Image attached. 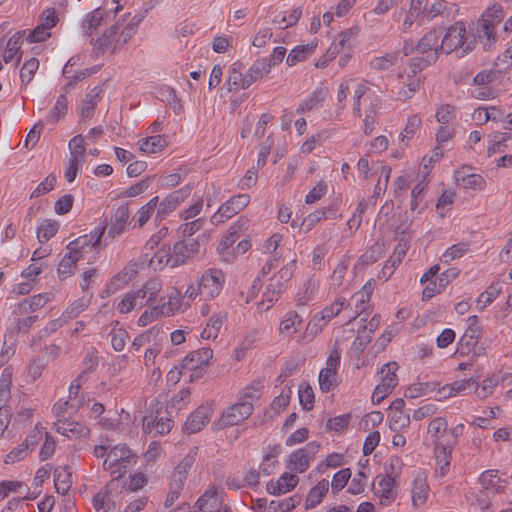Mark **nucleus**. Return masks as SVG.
<instances>
[{
	"mask_svg": "<svg viewBox=\"0 0 512 512\" xmlns=\"http://www.w3.org/2000/svg\"><path fill=\"white\" fill-rule=\"evenodd\" d=\"M137 462V456L125 444L112 446L103 462V469L111 472L113 480L122 478Z\"/></svg>",
	"mask_w": 512,
	"mask_h": 512,
	"instance_id": "1",
	"label": "nucleus"
},
{
	"mask_svg": "<svg viewBox=\"0 0 512 512\" xmlns=\"http://www.w3.org/2000/svg\"><path fill=\"white\" fill-rule=\"evenodd\" d=\"M465 35V24L461 21L455 22L448 28L447 32L442 37V42L440 43L441 51L449 54L457 48H461V56L471 52L474 49L475 40L467 41V39H465Z\"/></svg>",
	"mask_w": 512,
	"mask_h": 512,
	"instance_id": "2",
	"label": "nucleus"
},
{
	"mask_svg": "<svg viewBox=\"0 0 512 512\" xmlns=\"http://www.w3.org/2000/svg\"><path fill=\"white\" fill-rule=\"evenodd\" d=\"M250 202V196L248 194H238L232 196L225 203H223L218 211L211 217V222L214 225L223 223L225 219H230L246 206Z\"/></svg>",
	"mask_w": 512,
	"mask_h": 512,
	"instance_id": "3",
	"label": "nucleus"
},
{
	"mask_svg": "<svg viewBox=\"0 0 512 512\" xmlns=\"http://www.w3.org/2000/svg\"><path fill=\"white\" fill-rule=\"evenodd\" d=\"M253 412L250 401H240L228 407L221 415L218 424L223 427L234 426L247 419Z\"/></svg>",
	"mask_w": 512,
	"mask_h": 512,
	"instance_id": "4",
	"label": "nucleus"
},
{
	"mask_svg": "<svg viewBox=\"0 0 512 512\" xmlns=\"http://www.w3.org/2000/svg\"><path fill=\"white\" fill-rule=\"evenodd\" d=\"M373 493L379 498V504L382 506H389L397 497L395 490V476L386 474L385 476L378 475L373 483Z\"/></svg>",
	"mask_w": 512,
	"mask_h": 512,
	"instance_id": "5",
	"label": "nucleus"
},
{
	"mask_svg": "<svg viewBox=\"0 0 512 512\" xmlns=\"http://www.w3.org/2000/svg\"><path fill=\"white\" fill-rule=\"evenodd\" d=\"M319 450V443H307L303 448L295 450L290 454L288 468L299 473L305 472L309 467L310 460L318 453Z\"/></svg>",
	"mask_w": 512,
	"mask_h": 512,
	"instance_id": "6",
	"label": "nucleus"
},
{
	"mask_svg": "<svg viewBox=\"0 0 512 512\" xmlns=\"http://www.w3.org/2000/svg\"><path fill=\"white\" fill-rule=\"evenodd\" d=\"M225 282L224 274L219 269H209L201 277L200 294L206 298H215L223 288Z\"/></svg>",
	"mask_w": 512,
	"mask_h": 512,
	"instance_id": "7",
	"label": "nucleus"
},
{
	"mask_svg": "<svg viewBox=\"0 0 512 512\" xmlns=\"http://www.w3.org/2000/svg\"><path fill=\"white\" fill-rule=\"evenodd\" d=\"M200 244L197 240L180 241L175 243L172 249V254L168 259V263L172 267H177L185 263L188 258H191L199 251Z\"/></svg>",
	"mask_w": 512,
	"mask_h": 512,
	"instance_id": "8",
	"label": "nucleus"
},
{
	"mask_svg": "<svg viewBox=\"0 0 512 512\" xmlns=\"http://www.w3.org/2000/svg\"><path fill=\"white\" fill-rule=\"evenodd\" d=\"M198 447H192L189 452L183 457L180 463L175 467L169 484L174 486H180L183 489L184 483L187 479L190 469L195 463Z\"/></svg>",
	"mask_w": 512,
	"mask_h": 512,
	"instance_id": "9",
	"label": "nucleus"
},
{
	"mask_svg": "<svg viewBox=\"0 0 512 512\" xmlns=\"http://www.w3.org/2000/svg\"><path fill=\"white\" fill-rule=\"evenodd\" d=\"M442 37L441 29H432L427 32L416 44L417 54L430 56L435 54V62L437 61L441 51L439 40Z\"/></svg>",
	"mask_w": 512,
	"mask_h": 512,
	"instance_id": "10",
	"label": "nucleus"
},
{
	"mask_svg": "<svg viewBox=\"0 0 512 512\" xmlns=\"http://www.w3.org/2000/svg\"><path fill=\"white\" fill-rule=\"evenodd\" d=\"M190 193L191 188L189 186L182 187L181 189L170 193L161 201L155 220L161 221L166 215L174 211L177 206L190 195Z\"/></svg>",
	"mask_w": 512,
	"mask_h": 512,
	"instance_id": "11",
	"label": "nucleus"
},
{
	"mask_svg": "<svg viewBox=\"0 0 512 512\" xmlns=\"http://www.w3.org/2000/svg\"><path fill=\"white\" fill-rule=\"evenodd\" d=\"M130 218L129 208L121 205L116 208L110 217V227L107 231V238L114 239L124 233Z\"/></svg>",
	"mask_w": 512,
	"mask_h": 512,
	"instance_id": "12",
	"label": "nucleus"
},
{
	"mask_svg": "<svg viewBox=\"0 0 512 512\" xmlns=\"http://www.w3.org/2000/svg\"><path fill=\"white\" fill-rule=\"evenodd\" d=\"M173 420L169 417L154 416L153 413L143 418L142 428L145 433L164 435L171 431Z\"/></svg>",
	"mask_w": 512,
	"mask_h": 512,
	"instance_id": "13",
	"label": "nucleus"
},
{
	"mask_svg": "<svg viewBox=\"0 0 512 512\" xmlns=\"http://www.w3.org/2000/svg\"><path fill=\"white\" fill-rule=\"evenodd\" d=\"M199 510L202 512H231V509L222 504V500L217 491H206L196 502Z\"/></svg>",
	"mask_w": 512,
	"mask_h": 512,
	"instance_id": "14",
	"label": "nucleus"
},
{
	"mask_svg": "<svg viewBox=\"0 0 512 512\" xmlns=\"http://www.w3.org/2000/svg\"><path fill=\"white\" fill-rule=\"evenodd\" d=\"M213 357V350L209 347L190 352L182 361V368L187 370H196L202 365H207Z\"/></svg>",
	"mask_w": 512,
	"mask_h": 512,
	"instance_id": "15",
	"label": "nucleus"
},
{
	"mask_svg": "<svg viewBox=\"0 0 512 512\" xmlns=\"http://www.w3.org/2000/svg\"><path fill=\"white\" fill-rule=\"evenodd\" d=\"M210 409L205 406L198 407L190 414L183 425L185 432L189 434L199 432L208 422Z\"/></svg>",
	"mask_w": 512,
	"mask_h": 512,
	"instance_id": "16",
	"label": "nucleus"
},
{
	"mask_svg": "<svg viewBox=\"0 0 512 512\" xmlns=\"http://www.w3.org/2000/svg\"><path fill=\"white\" fill-rule=\"evenodd\" d=\"M56 431L68 438H86L90 434V429L82 423L64 420H59L55 424Z\"/></svg>",
	"mask_w": 512,
	"mask_h": 512,
	"instance_id": "17",
	"label": "nucleus"
},
{
	"mask_svg": "<svg viewBox=\"0 0 512 512\" xmlns=\"http://www.w3.org/2000/svg\"><path fill=\"white\" fill-rule=\"evenodd\" d=\"M162 289L161 280L158 278L149 279L141 289L137 291H132L137 302L143 301L144 306L149 304L150 302L156 300L159 292Z\"/></svg>",
	"mask_w": 512,
	"mask_h": 512,
	"instance_id": "18",
	"label": "nucleus"
},
{
	"mask_svg": "<svg viewBox=\"0 0 512 512\" xmlns=\"http://www.w3.org/2000/svg\"><path fill=\"white\" fill-rule=\"evenodd\" d=\"M495 27L490 19H479L477 38L484 50H490L496 42Z\"/></svg>",
	"mask_w": 512,
	"mask_h": 512,
	"instance_id": "19",
	"label": "nucleus"
},
{
	"mask_svg": "<svg viewBox=\"0 0 512 512\" xmlns=\"http://www.w3.org/2000/svg\"><path fill=\"white\" fill-rule=\"evenodd\" d=\"M345 305V299H337L334 303H332L330 306L325 307L320 312V317L317 316L314 317L313 324H309L311 327V330L315 329V332L318 330H321L323 326L326 325V323L331 320L333 317L337 316L341 310L344 308Z\"/></svg>",
	"mask_w": 512,
	"mask_h": 512,
	"instance_id": "20",
	"label": "nucleus"
},
{
	"mask_svg": "<svg viewBox=\"0 0 512 512\" xmlns=\"http://www.w3.org/2000/svg\"><path fill=\"white\" fill-rule=\"evenodd\" d=\"M107 226L103 225L101 227H97L90 234L82 235L72 241V244L75 247H79L83 249L85 253L87 250L92 251V249L96 248L100 244L101 237L106 231Z\"/></svg>",
	"mask_w": 512,
	"mask_h": 512,
	"instance_id": "21",
	"label": "nucleus"
},
{
	"mask_svg": "<svg viewBox=\"0 0 512 512\" xmlns=\"http://www.w3.org/2000/svg\"><path fill=\"white\" fill-rule=\"evenodd\" d=\"M429 493V486L426 478L417 475L413 480L411 489L412 505L414 508H419L425 504Z\"/></svg>",
	"mask_w": 512,
	"mask_h": 512,
	"instance_id": "22",
	"label": "nucleus"
},
{
	"mask_svg": "<svg viewBox=\"0 0 512 512\" xmlns=\"http://www.w3.org/2000/svg\"><path fill=\"white\" fill-rule=\"evenodd\" d=\"M329 490V482L326 479L319 481L313 488L310 489L306 501L305 509H313L318 506Z\"/></svg>",
	"mask_w": 512,
	"mask_h": 512,
	"instance_id": "23",
	"label": "nucleus"
},
{
	"mask_svg": "<svg viewBox=\"0 0 512 512\" xmlns=\"http://www.w3.org/2000/svg\"><path fill=\"white\" fill-rule=\"evenodd\" d=\"M120 28V23L112 25L109 29L105 30V32L98 37L97 39H92L91 43L94 47V52L96 56L105 52V50L112 44L116 35L118 34Z\"/></svg>",
	"mask_w": 512,
	"mask_h": 512,
	"instance_id": "24",
	"label": "nucleus"
},
{
	"mask_svg": "<svg viewBox=\"0 0 512 512\" xmlns=\"http://www.w3.org/2000/svg\"><path fill=\"white\" fill-rule=\"evenodd\" d=\"M270 73V65L267 58L256 60L245 74L244 84L250 87L253 83L260 80L264 75Z\"/></svg>",
	"mask_w": 512,
	"mask_h": 512,
	"instance_id": "25",
	"label": "nucleus"
},
{
	"mask_svg": "<svg viewBox=\"0 0 512 512\" xmlns=\"http://www.w3.org/2000/svg\"><path fill=\"white\" fill-rule=\"evenodd\" d=\"M54 484L56 491L65 494L72 485V473L67 465L58 466L54 470Z\"/></svg>",
	"mask_w": 512,
	"mask_h": 512,
	"instance_id": "26",
	"label": "nucleus"
},
{
	"mask_svg": "<svg viewBox=\"0 0 512 512\" xmlns=\"http://www.w3.org/2000/svg\"><path fill=\"white\" fill-rule=\"evenodd\" d=\"M138 145L142 152L154 154L162 151L167 146V140L164 135L149 136L140 139Z\"/></svg>",
	"mask_w": 512,
	"mask_h": 512,
	"instance_id": "27",
	"label": "nucleus"
},
{
	"mask_svg": "<svg viewBox=\"0 0 512 512\" xmlns=\"http://www.w3.org/2000/svg\"><path fill=\"white\" fill-rule=\"evenodd\" d=\"M408 246L404 242H399L396 247L394 248L393 254L390 256V258L386 261L382 273L384 275H387V277H390L393 274V271L398 265L402 262L403 258L405 257L407 253Z\"/></svg>",
	"mask_w": 512,
	"mask_h": 512,
	"instance_id": "28",
	"label": "nucleus"
},
{
	"mask_svg": "<svg viewBox=\"0 0 512 512\" xmlns=\"http://www.w3.org/2000/svg\"><path fill=\"white\" fill-rule=\"evenodd\" d=\"M285 290V284L283 281L278 279L276 276H273L270 279L269 284L267 285L266 291L263 294V301L269 303L266 309H269L274 302H276L281 293Z\"/></svg>",
	"mask_w": 512,
	"mask_h": 512,
	"instance_id": "29",
	"label": "nucleus"
},
{
	"mask_svg": "<svg viewBox=\"0 0 512 512\" xmlns=\"http://www.w3.org/2000/svg\"><path fill=\"white\" fill-rule=\"evenodd\" d=\"M316 49V44L308 43L294 47L286 58L288 66H294L298 62H302L311 55Z\"/></svg>",
	"mask_w": 512,
	"mask_h": 512,
	"instance_id": "30",
	"label": "nucleus"
},
{
	"mask_svg": "<svg viewBox=\"0 0 512 512\" xmlns=\"http://www.w3.org/2000/svg\"><path fill=\"white\" fill-rule=\"evenodd\" d=\"M244 225V221H237L227 231V234L221 240L218 250L224 253L229 250L235 241L240 237V231Z\"/></svg>",
	"mask_w": 512,
	"mask_h": 512,
	"instance_id": "31",
	"label": "nucleus"
},
{
	"mask_svg": "<svg viewBox=\"0 0 512 512\" xmlns=\"http://www.w3.org/2000/svg\"><path fill=\"white\" fill-rule=\"evenodd\" d=\"M245 75L241 72V63H234L229 70V77L227 80L229 91H238L239 88L247 89L248 87L244 84Z\"/></svg>",
	"mask_w": 512,
	"mask_h": 512,
	"instance_id": "32",
	"label": "nucleus"
},
{
	"mask_svg": "<svg viewBox=\"0 0 512 512\" xmlns=\"http://www.w3.org/2000/svg\"><path fill=\"white\" fill-rule=\"evenodd\" d=\"M152 336L154 338H159L160 340H163L164 338H166V332L163 331L161 328L152 327L147 332L142 333L134 338L131 345V349L138 351L142 346L151 341Z\"/></svg>",
	"mask_w": 512,
	"mask_h": 512,
	"instance_id": "33",
	"label": "nucleus"
},
{
	"mask_svg": "<svg viewBox=\"0 0 512 512\" xmlns=\"http://www.w3.org/2000/svg\"><path fill=\"white\" fill-rule=\"evenodd\" d=\"M105 16V10L102 8H97L91 13L87 14L86 18L84 19L82 23V29L84 31V34L90 35L93 30L98 28L104 19Z\"/></svg>",
	"mask_w": 512,
	"mask_h": 512,
	"instance_id": "34",
	"label": "nucleus"
},
{
	"mask_svg": "<svg viewBox=\"0 0 512 512\" xmlns=\"http://www.w3.org/2000/svg\"><path fill=\"white\" fill-rule=\"evenodd\" d=\"M399 52L386 53L383 56L374 57L370 61V67L377 71L388 70L397 63Z\"/></svg>",
	"mask_w": 512,
	"mask_h": 512,
	"instance_id": "35",
	"label": "nucleus"
},
{
	"mask_svg": "<svg viewBox=\"0 0 512 512\" xmlns=\"http://www.w3.org/2000/svg\"><path fill=\"white\" fill-rule=\"evenodd\" d=\"M190 390L185 388L182 389L177 395L172 397L167 403L166 411L169 415L173 412H178L185 407L190 400Z\"/></svg>",
	"mask_w": 512,
	"mask_h": 512,
	"instance_id": "36",
	"label": "nucleus"
},
{
	"mask_svg": "<svg viewBox=\"0 0 512 512\" xmlns=\"http://www.w3.org/2000/svg\"><path fill=\"white\" fill-rule=\"evenodd\" d=\"M59 224L55 220L46 219L37 229V238L40 242L44 243L50 240L58 231Z\"/></svg>",
	"mask_w": 512,
	"mask_h": 512,
	"instance_id": "37",
	"label": "nucleus"
},
{
	"mask_svg": "<svg viewBox=\"0 0 512 512\" xmlns=\"http://www.w3.org/2000/svg\"><path fill=\"white\" fill-rule=\"evenodd\" d=\"M357 32V28H351L343 31L338 35V39L334 41L333 44L339 48L341 52L351 51L354 46V38Z\"/></svg>",
	"mask_w": 512,
	"mask_h": 512,
	"instance_id": "38",
	"label": "nucleus"
},
{
	"mask_svg": "<svg viewBox=\"0 0 512 512\" xmlns=\"http://www.w3.org/2000/svg\"><path fill=\"white\" fill-rule=\"evenodd\" d=\"M67 114V97L64 94H61L54 107L49 113L47 117V121L51 124L57 123L61 118H63Z\"/></svg>",
	"mask_w": 512,
	"mask_h": 512,
	"instance_id": "39",
	"label": "nucleus"
},
{
	"mask_svg": "<svg viewBox=\"0 0 512 512\" xmlns=\"http://www.w3.org/2000/svg\"><path fill=\"white\" fill-rule=\"evenodd\" d=\"M48 301V297L46 294H38L30 297L29 299H24L19 304V308L21 311L34 312L40 308H42Z\"/></svg>",
	"mask_w": 512,
	"mask_h": 512,
	"instance_id": "40",
	"label": "nucleus"
},
{
	"mask_svg": "<svg viewBox=\"0 0 512 512\" xmlns=\"http://www.w3.org/2000/svg\"><path fill=\"white\" fill-rule=\"evenodd\" d=\"M421 126V119L417 115H412L408 118L403 131L399 135L400 142L407 146L408 140L415 134Z\"/></svg>",
	"mask_w": 512,
	"mask_h": 512,
	"instance_id": "41",
	"label": "nucleus"
},
{
	"mask_svg": "<svg viewBox=\"0 0 512 512\" xmlns=\"http://www.w3.org/2000/svg\"><path fill=\"white\" fill-rule=\"evenodd\" d=\"M298 319V324L301 323L299 319V315L295 311H290L286 313L284 319L280 322L279 332L283 335H291L297 332L296 328V320Z\"/></svg>",
	"mask_w": 512,
	"mask_h": 512,
	"instance_id": "42",
	"label": "nucleus"
},
{
	"mask_svg": "<svg viewBox=\"0 0 512 512\" xmlns=\"http://www.w3.org/2000/svg\"><path fill=\"white\" fill-rule=\"evenodd\" d=\"M435 63V54H430V56H414L409 60V67L411 69V73L415 76L417 73Z\"/></svg>",
	"mask_w": 512,
	"mask_h": 512,
	"instance_id": "43",
	"label": "nucleus"
},
{
	"mask_svg": "<svg viewBox=\"0 0 512 512\" xmlns=\"http://www.w3.org/2000/svg\"><path fill=\"white\" fill-rule=\"evenodd\" d=\"M398 370V365L396 362H389L382 366L381 368V383L390 385L391 387L395 388L397 385V375L396 371Z\"/></svg>",
	"mask_w": 512,
	"mask_h": 512,
	"instance_id": "44",
	"label": "nucleus"
},
{
	"mask_svg": "<svg viewBox=\"0 0 512 512\" xmlns=\"http://www.w3.org/2000/svg\"><path fill=\"white\" fill-rule=\"evenodd\" d=\"M351 477V470L344 468L336 472L331 481V491L333 494H337L341 491L348 483Z\"/></svg>",
	"mask_w": 512,
	"mask_h": 512,
	"instance_id": "45",
	"label": "nucleus"
},
{
	"mask_svg": "<svg viewBox=\"0 0 512 512\" xmlns=\"http://www.w3.org/2000/svg\"><path fill=\"white\" fill-rule=\"evenodd\" d=\"M480 335V328L468 327L459 341V345L462 348H466L467 352H470L478 343V337Z\"/></svg>",
	"mask_w": 512,
	"mask_h": 512,
	"instance_id": "46",
	"label": "nucleus"
},
{
	"mask_svg": "<svg viewBox=\"0 0 512 512\" xmlns=\"http://www.w3.org/2000/svg\"><path fill=\"white\" fill-rule=\"evenodd\" d=\"M410 424V416L405 411H393L390 415L389 427L392 431H399Z\"/></svg>",
	"mask_w": 512,
	"mask_h": 512,
	"instance_id": "47",
	"label": "nucleus"
},
{
	"mask_svg": "<svg viewBox=\"0 0 512 512\" xmlns=\"http://www.w3.org/2000/svg\"><path fill=\"white\" fill-rule=\"evenodd\" d=\"M262 388L263 383L261 380L252 381L250 385L243 389L240 401H250L252 403L253 400L259 399Z\"/></svg>",
	"mask_w": 512,
	"mask_h": 512,
	"instance_id": "48",
	"label": "nucleus"
},
{
	"mask_svg": "<svg viewBox=\"0 0 512 512\" xmlns=\"http://www.w3.org/2000/svg\"><path fill=\"white\" fill-rule=\"evenodd\" d=\"M450 450L448 447L441 445L435 449L436 463L440 468L441 475H445L450 466Z\"/></svg>",
	"mask_w": 512,
	"mask_h": 512,
	"instance_id": "49",
	"label": "nucleus"
},
{
	"mask_svg": "<svg viewBox=\"0 0 512 512\" xmlns=\"http://www.w3.org/2000/svg\"><path fill=\"white\" fill-rule=\"evenodd\" d=\"M70 159L78 162H83L85 157V146L81 135L74 136L69 142Z\"/></svg>",
	"mask_w": 512,
	"mask_h": 512,
	"instance_id": "50",
	"label": "nucleus"
},
{
	"mask_svg": "<svg viewBox=\"0 0 512 512\" xmlns=\"http://www.w3.org/2000/svg\"><path fill=\"white\" fill-rule=\"evenodd\" d=\"M336 372L324 368L319 373V385L322 392H329L336 385Z\"/></svg>",
	"mask_w": 512,
	"mask_h": 512,
	"instance_id": "51",
	"label": "nucleus"
},
{
	"mask_svg": "<svg viewBox=\"0 0 512 512\" xmlns=\"http://www.w3.org/2000/svg\"><path fill=\"white\" fill-rule=\"evenodd\" d=\"M143 306L144 302H137L133 292L131 291L124 295L123 299L118 303L117 309L120 313L126 314L136 307L142 308Z\"/></svg>",
	"mask_w": 512,
	"mask_h": 512,
	"instance_id": "52",
	"label": "nucleus"
},
{
	"mask_svg": "<svg viewBox=\"0 0 512 512\" xmlns=\"http://www.w3.org/2000/svg\"><path fill=\"white\" fill-rule=\"evenodd\" d=\"M39 61L36 58H30L25 61L21 70H20V78L21 81L25 84H28L34 77V74L38 70Z\"/></svg>",
	"mask_w": 512,
	"mask_h": 512,
	"instance_id": "53",
	"label": "nucleus"
},
{
	"mask_svg": "<svg viewBox=\"0 0 512 512\" xmlns=\"http://www.w3.org/2000/svg\"><path fill=\"white\" fill-rule=\"evenodd\" d=\"M501 288L498 283H492L485 292L481 293L477 299V304L481 309L485 308L488 304L499 295Z\"/></svg>",
	"mask_w": 512,
	"mask_h": 512,
	"instance_id": "54",
	"label": "nucleus"
},
{
	"mask_svg": "<svg viewBox=\"0 0 512 512\" xmlns=\"http://www.w3.org/2000/svg\"><path fill=\"white\" fill-rule=\"evenodd\" d=\"M12 382V369L4 368L0 377V403L7 400Z\"/></svg>",
	"mask_w": 512,
	"mask_h": 512,
	"instance_id": "55",
	"label": "nucleus"
},
{
	"mask_svg": "<svg viewBox=\"0 0 512 512\" xmlns=\"http://www.w3.org/2000/svg\"><path fill=\"white\" fill-rule=\"evenodd\" d=\"M333 207H327L322 210H316L310 213L304 220L302 225L306 226L307 231H310L322 219H328L327 212H332Z\"/></svg>",
	"mask_w": 512,
	"mask_h": 512,
	"instance_id": "56",
	"label": "nucleus"
},
{
	"mask_svg": "<svg viewBox=\"0 0 512 512\" xmlns=\"http://www.w3.org/2000/svg\"><path fill=\"white\" fill-rule=\"evenodd\" d=\"M467 250H468V245L466 243H458V244L452 245L442 255L441 261L445 262V263H449L452 260L462 257Z\"/></svg>",
	"mask_w": 512,
	"mask_h": 512,
	"instance_id": "57",
	"label": "nucleus"
},
{
	"mask_svg": "<svg viewBox=\"0 0 512 512\" xmlns=\"http://www.w3.org/2000/svg\"><path fill=\"white\" fill-rule=\"evenodd\" d=\"M299 401L304 410L310 411L313 408L314 392L309 385L299 387Z\"/></svg>",
	"mask_w": 512,
	"mask_h": 512,
	"instance_id": "58",
	"label": "nucleus"
},
{
	"mask_svg": "<svg viewBox=\"0 0 512 512\" xmlns=\"http://www.w3.org/2000/svg\"><path fill=\"white\" fill-rule=\"evenodd\" d=\"M56 183V176L54 174H49L44 181L38 184L35 190L31 193V198H38L54 188Z\"/></svg>",
	"mask_w": 512,
	"mask_h": 512,
	"instance_id": "59",
	"label": "nucleus"
},
{
	"mask_svg": "<svg viewBox=\"0 0 512 512\" xmlns=\"http://www.w3.org/2000/svg\"><path fill=\"white\" fill-rule=\"evenodd\" d=\"M504 18V11L501 5L493 4L487 8L480 19H490L492 24L496 26Z\"/></svg>",
	"mask_w": 512,
	"mask_h": 512,
	"instance_id": "60",
	"label": "nucleus"
},
{
	"mask_svg": "<svg viewBox=\"0 0 512 512\" xmlns=\"http://www.w3.org/2000/svg\"><path fill=\"white\" fill-rule=\"evenodd\" d=\"M49 28H46L44 24L40 23L27 35V40L30 43L43 42L51 36Z\"/></svg>",
	"mask_w": 512,
	"mask_h": 512,
	"instance_id": "61",
	"label": "nucleus"
},
{
	"mask_svg": "<svg viewBox=\"0 0 512 512\" xmlns=\"http://www.w3.org/2000/svg\"><path fill=\"white\" fill-rule=\"evenodd\" d=\"M164 307L165 304H163L162 307L154 306L149 310H145L138 319V325L144 327L148 325L150 322H152L154 319H156L158 316L163 315Z\"/></svg>",
	"mask_w": 512,
	"mask_h": 512,
	"instance_id": "62",
	"label": "nucleus"
},
{
	"mask_svg": "<svg viewBox=\"0 0 512 512\" xmlns=\"http://www.w3.org/2000/svg\"><path fill=\"white\" fill-rule=\"evenodd\" d=\"M111 345L115 351H122L125 348L128 332L124 329L113 330L110 333Z\"/></svg>",
	"mask_w": 512,
	"mask_h": 512,
	"instance_id": "63",
	"label": "nucleus"
},
{
	"mask_svg": "<svg viewBox=\"0 0 512 512\" xmlns=\"http://www.w3.org/2000/svg\"><path fill=\"white\" fill-rule=\"evenodd\" d=\"M147 477L145 474L139 472L131 475L129 481L125 482L124 488L130 491H137L147 484Z\"/></svg>",
	"mask_w": 512,
	"mask_h": 512,
	"instance_id": "64",
	"label": "nucleus"
}]
</instances>
